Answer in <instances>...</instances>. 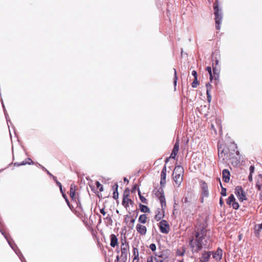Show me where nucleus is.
Listing matches in <instances>:
<instances>
[{
	"label": "nucleus",
	"mask_w": 262,
	"mask_h": 262,
	"mask_svg": "<svg viewBox=\"0 0 262 262\" xmlns=\"http://www.w3.org/2000/svg\"><path fill=\"white\" fill-rule=\"evenodd\" d=\"M192 253H198L203 248H207V240L205 237L200 236L199 232H195V238L192 237L189 244Z\"/></svg>",
	"instance_id": "f257e3e1"
},
{
	"label": "nucleus",
	"mask_w": 262,
	"mask_h": 262,
	"mask_svg": "<svg viewBox=\"0 0 262 262\" xmlns=\"http://www.w3.org/2000/svg\"><path fill=\"white\" fill-rule=\"evenodd\" d=\"M213 9L214 10L215 15V27L218 30L220 29V25L222 23L223 19V13L221 8L219 7V2L217 0H215L213 4Z\"/></svg>",
	"instance_id": "f03ea898"
},
{
	"label": "nucleus",
	"mask_w": 262,
	"mask_h": 262,
	"mask_svg": "<svg viewBox=\"0 0 262 262\" xmlns=\"http://www.w3.org/2000/svg\"><path fill=\"white\" fill-rule=\"evenodd\" d=\"M184 172V169L182 166L178 165L176 166L173 171V174L175 173V176L173 177V180L177 185L179 186L182 181L183 178L182 174Z\"/></svg>",
	"instance_id": "7ed1b4c3"
},
{
	"label": "nucleus",
	"mask_w": 262,
	"mask_h": 262,
	"mask_svg": "<svg viewBox=\"0 0 262 262\" xmlns=\"http://www.w3.org/2000/svg\"><path fill=\"white\" fill-rule=\"evenodd\" d=\"M129 248L128 243H126L125 239H121V258L123 261H125L127 259L128 249Z\"/></svg>",
	"instance_id": "20e7f679"
},
{
	"label": "nucleus",
	"mask_w": 262,
	"mask_h": 262,
	"mask_svg": "<svg viewBox=\"0 0 262 262\" xmlns=\"http://www.w3.org/2000/svg\"><path fill=\"white\" fill-rule=\"evenodd\" d=\"M129 190L127 188L124 192L123 200L122 202V205L127 210V208L129 207V204L132 207H133L134 205V202L130 199L128 198L129 195L128 194Z\"/></svg>",
	"instance_id": "39448f33"
},
{
	"label": "nucleus",
	"mask_w": 262,
	"mask_h": 262,
	"mask_svg": "<svg viewBox=\"0 0 262 262\" xmlns=\"http://www.w3.org/2000/svg\"><path fill=\"white\" fill-rule=\"evenodd\" d=\"M235 194L236 195L238 200L241 202L246 201L247 200V198L246 195L245 191L241 186H236L235 188Z\"/></svg>",
	"instance_id": "423d86ee"
},
{
	"label": "nucleus",
	"mask_w": 262,
	"mask_h": 262,
	"mask_svg": "<svg viewBox=\"0 0 262 262\" xmlns=\"http://www.w3.org/2000/svg\"><path fill=\"white\" fill-rule=\"evenodd\" d=\"M218 154L219 156L223 158V159H224V157L226 155H227V157H229V158H234V152L230 151V149H229V151H228V148H222L221 146H218Z\"/></svg>",
	"instance_id": "0eeeda50"
},
{
	"label": "nucleus",
	"mask_w": 262,
	"mask_h": 262,
	"mask_svg": "<svg viewBox=\"0 0 262 262\" xmlns=\"http://www.w3.org/2000/svg\"><path fill=\"white\" fill-rule=\"evenodd\" d=\"M159 227L161 232L167 234L169 231V225L168 222L165 220H161L159 223Z\"/></svg>",
	"instance_id": "6e6552de"
},
{
	"label": "nucleus",
	"mask_w": 262,
	"mask_h": 262,
	"mask_svg": "<svg viewBox=\"0 0 262 262\" xmlns=\"http://www.w3.org/2000/svg\"><path fill=\"white\" fill-rule=\"evenodd\" d=\"M156 195L159 197V201L161 203V205L162 207L166 206V200L164 196V191L163 187H160L157 191L156 192Z\"/></svg>",
	"instance_id": "1a4fd4ad"
},
{
	"label": "nucleus",
	"mask_w": 262,
	"mask_h": 262,
	"mask_svg": "<svg viewBox=\"0 0 262 262\" xmlns=\"http://www.w3.org/2000/svg\"><path fill=\"white\" fill-rule=\"evenodd\" d=\"M165 207H162L161 206V208H157L155 211L156 215L154 217V219L157 221H159L162 219H163L165 216Z\"/></svg>",
	"instance_id": "9d476101"
},
{
	"label": "nucleus",
	"mask_w": 262,
	"mask_h": 262,
	"mask_svg": "<svg viewBox=\"0 0 262 262\" xmlns=\"http://www.w3.org/2000/svg\"><path fill=\"white\" fill-rule=\"evenodd\" d=\"M168 250H163V254H160V258H155L156 262H168L169 254Z\"/></svg>",
	"instance_id": "9b49d317"
},
{
	"label": "nucleus",
	"mask_w": 262,
	"mask_h": 262,
	"mask_svg": "<svg viewBox=\"0 0 262 262\" xmlns=\"http://www.w3.org/2000/svg\"><path fill=\"white\" fill-rule=\"evenodd\" d=\"M212 251H204L200 257L201 262H208L209 260L210 256L211 255Z\"/></svg>",
	"instance_id": "f8f14e48"
},
{
	"label": "nucleus",
	"mask_w": 262,
	"mask_h": 262,
	"mask_svg": "<svg viewBox=\"0 0 262 262\" xmlns=\"http://www.w3.org/2000/svg\"><path fill=\"white\" fill-rule=\"evenodd\" d=\"M213 257L217 260H220L222 258L223 250L219 248L217 250L213 252L212 251Z\"/></svg>",
	"instance_id": "ddd939ff"
},
{
	"label": "nucleus",
	"mask_w": 262,
	"mask_h": 262,
	"mask_svg": "<svg viewBox=\"0 0 262 262\" xmlns=\"http://www.w3.org/2000/svg\"><path fill=\"white\" fill-rule=\"evenodd\" d=\"M201 186L202 190V194L204 196L207 197L209 195L207 184L205 182L202 181L201 184Z\"/></svg>",
	"instance_id": "4468645a"
},
{
	"label": "nucleus",
	"mask_w": 262,
	"mask_h": 262,
	"mask_svg": "<svg viewBox=\"0 0 262 262\" xmlns=\"http://www.w3.org/2000/svg\"><path fill=\"white\" fill-rule=\"evenodd\" d=\"M223 180L225 183L229 182L230 177V172L227 169H224L222 171Z\"/></svg>",
	"instance_id": "2eb2a0df"
},
{
	"label": "nucleus",
	"mask_w": 262,
	"mask_h": 262,
	"mask_svg": "<svg viewBox=\"0 0 262 262\" xmlns=\"http://www.w3.org/2000/svg\"><path fill=\"white\" fill-rule=\"evenodd\" d=\"M230 149V151L235 153L237 156L239 155V151L237 150V145L234 142L231 143L229 147L228 148V151Z\"/></svg>",
	"instance_id": "dca6fc26"
},
{
	"label": "nucleus",
	"mask_w": 262,
	"mask_h": 262,
	"mask_svg": "<svg viewBox=\"0 0 262 262\" xmlns=\"http://www.w3.org/2000/svg\"><path fill=\"white\" fill-rule=\"evenodd\" d=\"M136 229L138 233L141 235H145L147 232L146 227L145 226L138 224L136 226Z\"/></svg>",
	"instance_id": "f3484780"
},
{
	"label": "nucleus",
	"mask_w": 262,
	"mask_h": 262,
	"mask_svg": "<svg viewBox=\"0 0 262 262\" xmlns=\"http://www.w3.org/2000/svg\"><path fill=\"white\" fill-rule=\"evenodd\" d=\"M213 79L218 80L220 77V70L216 66H214V62L212 63Z\"/></svg>",
	"instance_id": "a211bd4d"
},
{
	"label": "nucleus",
	"mask_w": 262,
	"mask_h": 262,
	"mask_svg": "<svg viewBox=\"0 0 262 262\" xmlns=\"http://www.w3.org/2000/svg\"><path fill=\"white\" fill-rule=\"evenodd\" d=\"M111 238V243L110 245L112 247H115L118 245V238L117 236L114 234H112L110 236Z\"/></svg>",
	"instance_id": "6ab92c4d"
},
{
	"label": "nucleus",
	"mask_w": 262,
	"mask_h": 262,
	"mask_svg": "<svg viewBox=\"0 0 262 262\" xmlns=\"http://www.w3.org/2000/svg\"><path fill=\"white\" fill-rule=\"evenodd\" d=\"M118 184L117 183H116L114 184V185L113 186V189L114 190V192H113V198L115 200H117L118 199V197H119V193H118Z\"/></svg>",
	"instance_id": "aec40b11"
},
{
	"label": "nucleus",
	"mask_w": 262,
	"mask_h": 262,
	"mask_svg": "<svg viewBox=\"0 0 262 262\" xmlns=\"http://www.w3.org/2000/svg\"><path fill=\"white\" fill-rule=\"evenodd\" d=\"M5 237L6 238L9 245L11 246V247L12 248V249L15 251V253H16V249L15 247V244L14 243L13 241L10 238L6 235H5Z\"/></svg>",
	"instance_id": "412c9836"
},
{
	"label": "nucleus",
	"mask_w": 262,
	"mask_h": 262,
	"mask_svg": "<svg viewBox=\"0 0 262 262\" xmlns=\"http://www.w3.org/2000/svg\"><path fill=\"white\" fill-rule=\"evenodd\" d=\"M33 164V161L30 158H27L25 161L21 163H17V166L25 165L26 164L31 165Z\"/></svg>",
	"instance_id": "4be33fe9"
},
{
	"label": "nucleus",
	"mask_w": 262,
	"mask_h": 262,
	"mask_svg": "<svg viewBox=\"0 0 262 262\" xmlns=\"http://www.w3.org/2000/svg\"><path fill=\"white\" fill-rule=\"evenodd\" d=\"M139 208H140V211L142 212L149 213L150 212L149 208L146 205H143V204L140 203L139 204Z\"/></svg>",
	"instance_id": "5701e85b"
},
{
	"label": "nucleus",
	"mask_w": 262,
	"mask_h": 262,
	"mask_svg": "<svg viewBox=\"0 0 262 262\" xmlns=\"http://www.w3.org/2000/svg\"><path fill=\"white\" fill-rule=\"evenodd\" d=\"M179 149V140L177 139V140L174 144V146H173L172 152H173V154L175 153L178 154Z\"/></svg>",
	"instance_id": "b1692460"
},
{
	"label": "nucleus",
	"mask_w": 262,
	"mask_h": 262,
	"mask_svg": "<svg viewBox=\"0 0 262 262\" xmlns=\"http://www.w3.org/2000/svg\"><path fill=\"white\" fill-rule=\"evenodd\" d=\"M147 219V217L146 214H141L140 215V216L139 217L138 222L142 224H145L146 222Z\"/></svg>",
	"instance_id": "393cba45"
},
{
	"label": "nucleus",
	"mask_w": 262,
	"mask_h": 262,
	"mask_svg": "<svg viewBox=\"0 0 262 262\" xmlns=\"http://www.w3.org/2000/svg\"><path fill=\"white\" fill-rule=\"evenodd\" d=\"M206 70L208 72L209 74V80L210 82H212L213 79V76L211 67L208 66L206 68Z\"/></svg>",
	"instance_id": "a878e982"
},
{
	"label": "nucleus",
	"mask_w": 262,
	"mask_h": 262,
	"mask_svg": "<svg viewBox=\"0 0 262 262\" xmlns=\"http://www.w3.org/2000/svg\"><path fill=\"white\" fill-rule=\"evenodd\" d=\"M133 252V256H134V260H139V251H138V248L136 247H134Z\"/></svg>",
	"instance_id": "bb28decb"
},
{
	"label": "nucleus",
	"mask_w": 262,
	"mask_h": 262,
	"mask_svg": "<svg viewBox=\"0 0 262 262\" xmlns=\"http://www.w3.org/2000/svg\"><path fill=\"white\" fill-rule=\"evenodd\" d=\"M70 197L71 198V199H72V200L73 201H74V199H75L76 198V196H75V195H76L75 190V188H74L73 187V185H72L71 186V188H70Z\"/></svg>",
	"instance_id": "cd10ccee"
},
{
	"label": "nucleus",
	"mask_w": 262,
	"mask_h": 262,
	"mask_svg": "<svg viewBox=\"0 0 262 262\" xmlns=\"http://www.w3.org/2000/svg\"><path fill=\"white\" fill-rule=\"evenodd\" d=\"M234 201H235V197L233 194H231L227 199L226 203L228 205H231Z\"/></svg>",
	"instance_id": "c85d7f7f"
},
{
	"label": "nucleus",
	"mask_w": 262,
	"mask_h": 262,
	"mask_svg": "<svg viewBox=\"0 0 262 262\" xmlns=\"http://www.w3.org/2000/svg\"><path fill=\"white\" fill-rule=\"evenodd\" d=\"M166 165L163 167L161 173V179H165L166 180Z\"/></svg>",
	"instance_id": "c756f323"
},
{
	"label": "nucleus",
	"mask_w": 262,
	"mask_h": 262,
	"mask_svg": "<svg viewBox=\"0 0 262 262\" xmlns=\"http://www.w3.org/2000/svg\"><path fill=\"white\" fill-rule=\"evenodd\" d=\"M17 257H18L19 259L20 260L21 262H27L26 260L25 257L23 255V254L21 253L19 250L17 248Z\"/></svg>",
	"instance_id": "7c9ffc66"
},
{
	"label": "nucleus",
	"mask_w": 262,
	"mask_h": 262,
	"mask_svg": "<svg viewBox=\"0 0 262 262\" xmlns=\"http://www.w3.org/2000/svg\"><path fill=\"white\" fill-rule=\"evenodd\" d=\"M219 181H220V180L219 179ZM220 186L221 187V194L223 196H225L226 195H227V193H226V188H225V187H223V186H222V183L221 182V181H220Z\"/></svg>",
	"instance_id": "2f4dec72"
},
{
	"label": "nucleus",
	"mask_w": 262,
	"mask_h": 262,
	"mask_svg": "<svg viewBox=\"0 0 262 262\" xmlns=\"http://www.w3.org/2000/svg\"><path fill=\"white\" fill-rule=\"evenodd\" d=\"M73 201H74L76 203V204L77 205V207L78 208V209L79 210L82 211V205L80 203L79 200L78 199L76 198L75 199H74V200Z\"/></svg>",
	"instance_id": "473e14b6"
},
{
	"label": "nucleus",
	"mask_w": 262,
	"mask_h": 262,
	"mask_svg": "<svg viewBox=\"0 0 262 262\" xmlns=\"http://www.w3.org/2000/svg\"><path fill=\"white\" fill-rule=\"evenodd\" d=\"M73 201H74L76 203V204L77 205V207L78 208V209L79 210L82 211V205L80 203L79 200L78 199L76 198L75 199H74V200Z\"/></svg>",
	"instance_id": "72a5a7b5"
},
{
	"label": "nucleus",
	"mask_w": 262,
	"mask_h": 262,
	"mask_svg": "<svg viewBox=\"0 0 262 262\" xmlns=\"http://www.w3.org/2000/svg\"><path fill=\"white\" fill-rule=\"evenodd\" d=\"M173 70H174V78H173V84L174 86V90H176V86L177 85V80H178V77L177 75L176 70L175 69H173Z\"/></svg>",
	"instance_id": "f704fd0d"
},
{
	"label": "nucleus",
	"mask_w": 262,
	"mask_h": 262,
	"mask_svg": "<svg viewBox=\"0 0 262 262\" xmlns=\"http://www.w3.org/2000/svg\"><path fill=\"white\" fill-rule=\"evenodd\" d=\"M62 196L63 197V198L65 199V201L68 205V206H69V207L72 209V206L70 204V202H69V201L66 195V194L65 193H63V195Z\"/></svg>",
	"instance_id": "c9c22d12"
},
{
	"label": "nucleus",
	"mask_w": 262,
	"mask_h": 262,
	"mask_svg": "<svg viewBox=\"0 0 262 262\" xmlns=\"http://www.w3.org/2000/svg\"><path fill=\"white\" fill-rule=\"evenodd\" d=\"M199 84V82L198 80V78H195L191 83V86L193 88H196Z\"/></svg>",
	"instance_id": "e433bc0d"
},
{
	"label": "nucleus",
	"mask_w": 262,
	"mask_h": 262,
	"mask_svg": "<svg viewBox=\"0 0 262 262\" xmlns=\"http://www.w3.org/2000/svg\"><path fill=\"white\" fill-rule=\"evenodd\" d=\"M132 212L133 213V216H130V217L131 218H132L134 216V219H136L137 217L138 216V213H139V211H138V209L136 208V210L133 211Z\"/></svg>",
	"instance_id": "4c0bfd02"
},
{
	"label": "nucleus",
	"mask_w": 262,
	"mask_h": 262,
	"mask_svg": "<svg viewBox=\"0 0 262 262\" xmlns=\"http://www.w3.org/2000/svg\"><path fill=\"white\" fill-rule=\"evenodd\" d=\"M232 206L233 207V209H238L239 207V204L236 202L235 201H234L232 204Z\"/></svg>",
	"instance_id": "58836bf2"
},
{
	"label": "nucleus",
	"mask_w": 262,
	"mask_h": 262,
	"mask_svg": "<svg viewBox=\"0 0 262 262\" xmlns=\"http://www.w3.org/2000/svg\"><path fill=\"white\" fill-rule=\"evenodd\" d=\"M96 185L100 191H102L103 190V186L98 181L96 182Z\"/></svg>",
	"instance_id": "ea45409f"
},
{
	"label": "nucleus",
	"mask_w": 262,
	"mask_h": 262,
	"mask_svg": "<svg viewBox=\"0 0 262 262\" xmlns=\"http://www.w3.org/2000/svg\"><path fill=\"white\" fill-rule=\"evenodd\" d=\"M206 93L210 92L211 89L212 88V85L211 84L210 82H208L206 84Z\"/></svg>",
	"instance_id": "a19ab883"
},
{
	"label": "nucleus",
	"mask_w": 262,
	"mask_h": 262,
	"mask_svg": "<svg viewBox=\"0 0 262 262\" xmlns=\"http://www.w3.org/2000/svg\"><path fill=\"white\" fill-rule=\"evenodd\" d=\"M199 233L200 234V236H202L204 237H206V230L204 228L202 229Z\"/></svg>",
	"instance_id": "79ce46f5"
},
{
	"label": "nucleus",
	"mask_w": 262,
	"mask_h": 262,
	"mask_svg": "<svg viewBox=\"0 0 262 262\" xmlns=\"http://www.w3.org/2000/svg\"><path fill=\"white\" fill-rule=\"evenodd\" d=\"M185 252V249H183L182 250H178L177 251V254L178 256H183V255H184Z\"/></svg>",
	"instance_id": "37998d69"
},
{
	"label": "nucleus",
	"mask_w": 262,
	"mask_h": 262,
	"mask_svg": "<svg viewBox=\"0 0 262 262\" xmlns=\"http://www.w3.org/2000/svg\"><path fill=\"white\" fill-rule=\"evenodd\" d=\"M135 221H136L135 219H134V217L132 218L130 223H129V227L130 228L133 229L134 228V223H135Z\"/></svg>",
	"instance_id": "c03bdc74"
},
{
	"label": "nucleus",
	"mask_w": 262,
	"mask_h": 262,
	"mask_svg": "<svg viewBox=\"0 0 262 262\" xmlns=\"http://www.w3.org/2000/svg\"><path fill=\"white\" fill-rule=\"evenodd\" d=\"M149 248L151 249V250L152 252H155L156 250V245L155 244H154V243L151 244L149 245Z\"/></svg>",
	"instance_id": "a18cd8bd"
},
{
	"label": "nucleus",
	"mask_w": 262,
	"mask_h": 262,
	"mask_svg": "<svg viewBox=\"0 0 262 262\" xmlns=\"http://www.w3.org/2000/svg\"><path fill=\"white\" fill-rule=\"evenodd\" d=\"M51 178H52V179H53V180L55 182L56 184L57 185V186H61V183L59 182L57 179V178L56 177H55L54 176H53Z\"/></svg>",
	"instance_id": "49530a36"
},
{
	"label": "nucleus",
	"mask_w": 262,
	"mask_h": 262,
	"mask_svg": "<svg viewBox=\"0 0 262 262\" xmlns=\"http://www.w3.org/2000/svg\"><path fill=\"white\" fill-rule=\"evenodd\" d=\"M140 201L144 204H147V199L144 197L143 195L142 196H140V197L139 198Z\"/></svg>",
	"instance_id": "de8ad7c7"
},
{
	"label": "nucleus",
	"mask_w": 262,
	"mask_h": 262,
	"mask_svg": "<svg viewBox=\"0 0 262 262\" xmlns=\"http://www.w3.org/2000/svg\"><path fill=\"white\" fill-rule=\"evenodd\" d=\"M160 254H163V251L159 252H156L155 251L154 254L155 255V257H154V259L155 260V258H160Z\"/></svg>",
	"instance_id": "09e8293b"
},
{
	"label": "nucleus",
	"mask_w": 262,
	"mask_h": 262,
	"mask_svg": "<svg viewBox=\"0 0 262 262\" xmlns=\"http://www.w3.org/2000/svg\"><path fill=\"white\" fill-rule=\"evenodd\" d=\"M41 169L45 171L47 173L50 177H52L53 175L50 172L49 170H48L44 166H41Z\"/></svg>",
	"instance_id": "8fccbe9b"
},
{
	"label": "nucleus",
	"mask_w": 262,
	"mask_h": 262,
	"mask_svg": "<svg viewBox=\"0 0 262 262\" xmlns=\"http://www.w3.org/2000/svg\"><path fill=\"white\" fill-rule=\"evenodd\" d=\"M207 99L208 102H210L211 101V96L210 92L206 93Z\"/></svg>",
	"instance_id": "3c124183"
},
{
	"label": "nucleus",
	"mask_w": 262,
	"mask_h": 262,
	"mask_svg": "<svg viewBox=\"0 0 262 262\" xmlns=\"http://www.w3.org/2000/svg\"><path fill=\"white\" fill-rule=\"evenodd\" d=\"M256 228L257 232H259L262 229V223L256 225Z\"/></svg>",
	"instance_id": "603ef678"
},
{
	"label": "nucleus",
	"mask_w": 262,
	"mask_h": 262,
	"mask_svg": "<svg viewBox=\"0 0 262 262\" xmlns=\"http://www.w3.org/2000/svg\"><path fill=\"white\" fill-rule=\"evenodd\" d=\"M166 184V180L165 179H161L160 180V185L161 187H164Z\"/></svg>",
	"instance_id": "864d4df0"
},
{
	"label": "nucleus",
	"mask_w": 262,
	"mask_h": 262,
	"mask_svg": "<svg viewBox=\"0 0 262 262\" xmlns=\"http://www.w3.org/2000/svg\"><path fill=\"white\" fill-rule=\"evenodd\" d=\"M191 74L194 77V79L198 78V74H197V72L196 71H195V70L192 71Z\"/></svg>",
	"instance_id": "5fc2aeb1"
},
{
	"label": "nucleus",
	"mask_w": 262,
	"mask_h": 262,
	"mask_svg": "<svg viewBox=\"0 0 262 262\" xmlns=\"http://www.w3.org/2000/svg\"><path fill=\"white\" fill-rule=\"evenodd\" d=\"M249 169H250V173L252 174V173H253L254 171L255 167L253 165H251L250 166Z\"/></svg>",
	"instance_id": "6e6d98bb"
},
{
	"label": "nucleus",
	"mask_w": 262,
	"mask_h": 262,
	"mask_svg": "<svg viewBox=\"0 0 262 262\" xmlns=\"http://www.w3.org/2000/svg\"><path fill=\"white\" fill-rule=\"evenodd\" d=\"M146 262H154V257L151 256L147 258Z\"/></svg>",
	"instance_id": "4d7b16f0"
},
{
	"label": "nucleus",
	"mask_w": 262,
	"mask_h": 262,
	"mask_svg": "<svg viewBox=\"0 0 262 262\" xmlns=\"http://www.w3.org/2000/svg\"><path fill=\"white\" fill-rule=\"evenodd\" d=\"M138 189H139V187L138 185H137V184H135V185L134 186L133 188L132 192H134V191H135L136 190H138Z\"/></svg>",
	"instance_id": "13d9d810"
},
{
	"label": "nucleus",
	"mask_w": 262,
	"mask_h": 262,
	"mask_svg": "<svg viewBox=\"0 0 262 262\" xmlns=\"http://www.w3.org/2000/svg\"><path fill=\"white\" fill-rule=\"evenodd\" d=\"M177 155V154H176V153L173 154V152H171L170 156L169 157H170V158L175 159L176 158Z\"/></svg>",
	"instance_id": "bf43d9fd"
},
{
	"label": "nucleus",
	"mask_w": 262,
	"mask_h": 262,
	"mask_svg": "<svg viewBox=\"0 0 262 262\" xmlns=\"http://www.w3.org/2000/svg\"><path fill=\"white\" fill-rule=\"evenodd\" d=\"M182 202L183 203L186 204L188 202V200L187 197H184L182 199Z\"/></svg>",
	"instance_id": "052dcab7"
},
{
	"label": "nucleus",
	"mask_w": 262,
	"mask_h": 262,
	"mask_svg": "<svg viewBox=\"0 0 262 262\" xmlns=\"http://www.w3.org/2000/svg\"><path fill=\"white\" fill-rule=\"evenodd\" d=\"M212 61L215 62L214 63L215 64V66L216 67V66L219 64V60L217 59V57H215L214 60H213Z\"/></svg>",
	"instance_id": "680f3d73"
},
{
	"label": "nucleus",
	"mask_w": 262,
	"mask_h": 262,
	"mask_svg": "<svg viewBox=\"0 0 262 262\" xmlns=\"http://www.w3.org/2000/svg\"><path fill=\"white\" fill-rule=\"evenodd\" d=\"M100 212L101 214H102L103 215H105L106 214V212L104 210V208H103L100 210Z\"/></svg>",
	"instance_id": "e2e57ef3"
},
{
	"label": "nucleus",
	"mask_w": 262,
	"mask_h": 262,
	"mask_svg": "<svg viewBox=\"0 0 262 262\" xmlns=\"http://www.w3.org/2000/svg\"><path fill=\"white\" fill-rule=\"evenodd\" d=\"M104 219L107 220L108 221L112 222V219L111 217L110 216L108 215Z\"/></svg>",
	"instance_id": "0e129e2a"
},
{
	"label": "nucleus",
	"mask_w": 262,
	"mask_h": 262,
	"mask_svg": "<svg viewBox=\"0 0 262 262\" xmlns=\"http://www.w3.org/2000/svg\"><path fill=\"white\" fill-rule=\"evenodd\" d=\"M219 203L221 206H222L224 204V201L222 198H220Z\"/></svg>",
	"instance_id": "69168bd1"
},
{
	"label": "nucleus",
	"mask_w": 262,
	"mask_h": 262,
	"mask_svg": "<svg viewBox=\"0 0 262 262\" xmlns=\"http://www.w3.org/2000/svg\"><path fill=\"white\" fill-rule=\"evenodd\" d=\"M252 174L250 173V174H249V177H248V179H249V180L250 181H252Z\"/></svg>",
	"instance_id": "338daca9"
},
{
	"label": "nucleus",
	"mask_w": 262,
	"mask_h": 262,
	"mask_svg": "<svg viewBox=\"0 0 262 262\" xmlns=\"http://www.w3.org/2000/svg\"><path fill=\"white\" fill-rule=\"evenodd\" d=\"M259 199L262 200V192L259 193Z\"/></svg>",
	"instance_id": "774afa93"
}]
</instances>
